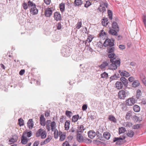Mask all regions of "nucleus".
Wrapping results in <instances>:
<instances>
[{"label":"nucleus","instance_id":"obj_30","mask_svg":"<svg viewBox=\"0 0 146 146\" xmlns=\"http://www.w3.org/2000/svg\"><path fill=\"white\" fill-rule=\"evenodd\" d=\"M139 85V82L137 80L134 81L132 84L133 87L135 88L138 86Z\"/></svg>","mask_w":146,"mask_h":146},{"label":"nucleus","instance_id":"obj_57","mask_svg":"<svg viewBox=\"0 0 146 146\" xmlns=\"http://www.w3.org/2000/svg\"><path fill=\"white\" fill-rule=\"evenodd\" d=\"M96 133V135H97V137H98V138H101L102 137V135L99 132V131H97Z\"/></svg>","mask_w":146,"mask_h":146},{"label":"nucleus","instance_id":"obj_61","mask_svg":"<svg viewBox=\"0 0 146 146\" xmlns=\"http://www.w3.org/2000/svg\"><path fill=\"white\" fill-rule=\"evenodd\" d=\"M103 31H104L103 30H102L101 32L99 34V35L100 36H103L104 35H106V33L104 32H103Z\"/></svg>","mask_w":146,"mask_h":146},{"label":"nucleus","instance_id":"obj_32","mask_svg":"<svg viewBox=\"0 0 146 146\" xmlns=\"http://www.w3.org/2000/svg\"><path fill=\"white\" fill-rule=\"evenodd\" d=\"M60 10L61 12H63L65 9V4L64 3H62L60 4Z\"/></svg>","mask_w":146,"mask_h":146},{"label":"nucleus","instance_id":"obj_58","mask_svg":"<svg viewBox=\"0 0 146 146\" xmlns=\"http://www.w3.org/2000/svg\"><path fill=\"white\" fill-rule=\"evenodd\" d=\"M39 142L38 141H36L34 143L33 146H38L39 144Z\"/></svg>","mask_w":146,"mask_h":146},{"label":"nucleus","instance_id":"obj_50","mask_svg":"<svg viewBox=\"0 0 146 146\" xmlns=\"http://www.w3.org/2000/svg\"><path fill=\"white\" fill-rule=\"evenodd\" d=\"M22 6L23 9L25 10H26L28 8V4L25 2H24L22 4Z\"/></svg>","mask_w":146,"mask_h":146},{"label":"nucleus","instance_id":"obj_28","mask_svg":"<svg viewBox=\"0 0 146 146\" xmlns=\"http://www.w3.org/2000/svg\"><path fill=\"white\" fill-rule=\"evenodd\" d=\"M70 123V121H66L64 125V128L65 130H68L69 129Z\"/></svg>","mask_w":146,"mask_h":146},{"label":"nucleus","instance_id":"obj_13","mask_svg":"<svg viewBox=\"0 0 146 146\" xmlns=\"http://www.w3.org/2000/svg\"><path fill=\"white\" fill-rule=\"evenodd\" d=\"M77 140L80 143L84 141V138L83 137L80 133H77L76 137Z\"/></svg>","mask_w":146,"mask_h":146},{"label":"nucleus","instance_id":"obj_60","mask_svg":"<svg viewBox=\"0 0 146 146\" xmlns=\"http://www.w3.org/2000/svg\"><path fill=\"white\" fill-rule=\"evenodd\" d=\"M140 127L139 125V124H137L134 125L133 127V128L134 129H138Z\"/></svg>","mask_w":146,"mask_h":146},{"label":"nucleus","instance_id":"obj_4","mask_svg":"<svg viewBox=\"0 0 146 146\" xmlns=\"http://www.w3.org/2000/svg\"><path fill=\"white\" fill-rule=\"evenodd\" d=\"M50 126L51 127V130L52 131H54V129L56 127V123L54 121L52 122L49 120H47L46 123V127L48 131L50 130Z\"/></svg>","mask_w":146,"mask_h":146},{"label":"nucleus","instance_id":"obj_17","mask_svg":"<svg viewBox=\"0 0 146 146\" xmlns=\"http://www.w3.org/2000/svg\"><path fill=\"white\" fill-rule=\"evenodd\" d=\"M25 133H23L21 137V143L23 144H26L28 142L27 138L25 137Z\"/></svg>","mask_w":146,"mask_h":146},{"label":"nucleus","instance_id":"obj_14","mask_svg":"<svg viewBox=\"0 0 146 146\" xmlns=\"http://www.w3.org/2000/svg\"><path fill=\"white\" fill-rule=\"evenodd\" d=\"M88 137L91 139H93L96 135V133L93 130L89 131L88 133Z\"/></svg>","mask_w":146,"mask_h":146},{"label":"nucleus","instance_id":"obj_36","mask_svg":"<svg viewBox=\"0 0 146 146\" xmlns=\"http://www.w3.org/2000/svg\"><path fill=\"white\" fill-rule=\"evenodd\" d=\"M126 131V130L125 128L122 127L121 128H119V134H121L124 133Z\"/></svg>","mask_w":146,"mask_h":146},{"label":"nucleus","instance_id":"obj_35","mask_svg":"<svg viewBox=\"0 0 146 146\" xmlns=\"http://www.w3.org/2000/svg\"><path fill=\"white\" fill-rule=\"evenodd\" d=\"M108 56L109 58H110V59L113 58H116L115 54L113 53H108Z\"/></svg>","mask_w":146,"mask_h":146},{"label":"nucleus","instance_id":"obj_33","mask_svg":"<svg viewBox=\"0 0 146 146\" xmlns=\"http://www.w3.org/2000/svg\"><path fill=\"white\" fill-rule=\"evenodd\" d=\"M52 137L50 135H48L47 138L44 141V143H47L49 142L52 139Z\"/></svg>","mask_w":146,"mask_h":146},{"label":"nucleus","instance_id":"obj_59","mask_svg":"<svg viewBox=\"0 0 146 146\" xmlns=\"http://www.w3.org/2000/svg\"><path fill=\"white\" fill-rule=\"evenodd\" d=\"M109 23V22H105V21H102V23L104 26H106L108 25Z\"/></svg>","mask_w":146,"mask_h":146},{"label":"nucleus","instance_id":"obj_22","mask_svg":"<svg viewBox=\"0 0 146 146\" xmlns=\"http://www.w3.org/2000/svg\"><path fill=\"white\" fill-rule=\"evenodd\" d=\"M82 0H75L74 2V5L75 6H79L82 5Z\"/></svg>","mask_w":146,"mask_h":146},{"label":"nucleus","instance_id":"obj_48","mask_svg":"<svg viewBox=\"0 0 146 146\" xmlns=\"http://www.w3.org/2000/svg\"><path fill=\"white\" fill-rule=\"evenodd\" d=\"M82 22H81V21H79L78 22V23L76 25V28L77 29H79L82 26Z\"/></svg>","mask_w":146,"mask_h":146},{"label":"nucleus","instance_id":"obj_23","mask_svg":"<svg viewBox=\"0 0 146 146\" xmlns=\"http://www.w3.org/2000/svg\"><path fill=\"white\" fill-rule=\"evenodd\" d=\"M120 75L121 76H125L126 77H128L130 76L129 72L125 70L122 71Z\"/></svg>","mask_w":146,"mask_h":146},{"label":"nucleus","instance_id":"obj_19","mask_svg":"<svg viewBox=\"0 0 146 146\" xmlns=\"http://www.w3.org/2000/svg\"><path fill=\"white\" fill-rule=\"evenodd\" d=\"M121 81L122 82L123 84L125 86L127 87L128 85V80L124 77H122L120 79Z\"/></svg>","mask_w":146,"mask_h":146},{"label":"nucleus","instance_id":"obj_21","mask_svg":"<svg viewBox=\"0 0 146 146\" xmlns=\"http://www.w3.org/2000/svg\"><path fill=\"white\" fill-rule=\"evenodd\" d=\"M33 122V120L32 119H29L28 121L27 125L30 129H32L33 127L34 124Z\"/></svg>","mask_w":146,"mask_h":146},{"label":"nucleus","instance_id":"obj_39","mask_svg":"<svg viewBox=\"0 0 146 146\" xmlns=\"http://www.w3.org/2000/svg\"><path fill=\"white\" fill-rule=\"evenodd\" d=\"M46 131L42 130L40 136H41V138L43 139L45 138L46 137Z\"/></svg>","mask_w":146,"mask_h":146},{"label":"nucleus","instance_id":"obj_34","mask_svg":"<svg viewBox=\"0 0 146 146\" xmlns=\"http://www.w3.org/2000/svg\"><path fill=\"white\" fill-rule=\"evenodd\" d=\"M141 92L140 90H138L136 92V98L137 99H139L141 96Z\"/></svg>","mask_w":146,"mask_h":146},{"label":"nucleus","instance_id":"obj_54","mask_svg":"<svg viewBox=\"0 0 146 146\" xmlns=\"http://www.w3.org/2000/svg\"><path fill=\"white\" fill-rule=\"evenodd\" d=\"M62 146H71L67 141H65L62 144Z\"/></svg>","mask_w":146,"mask_h":146},{"label":"nucleus","instance_id":"obj_6","mask_svg":"<svg viewBox=\"0 0 146 146\" xmlns=\"http://www.w3.org/2000/svg\"><path fill=\"white\" fill-rule=\"evenodd\" d=\"M107 3H104L102 4H100V7L98 8V9L100 12L103 13L106 11V8H107Z\"/></svg>","mask_w":146,"mask_h":146},{"label":"nucleus","instance_id":"obj_43","mask_svg":"<svg viewBox=\"0 0 146 146\" xmlns=\"http://www.w3.org/2000/svg\"><path fill=\"white\" fill-rule=\"evenodd\" d=\"M93 38L94 37L92 35H88V37L86 40L88 41L89 42H91L92 41Z\"/></svg>","mask_w":146,"mask_h":146},{"label":"nucleus","instance_id":"obj_25","mask_svg":"<svg viewBox=\"0 0 146 146\" xmlns=\"http://www.w3.org/2000/svg\"><path fill=\"white\" fill-rule=\"evenodd\" d=\"M103 136L105 138L108 140L110 137V134L109 132H105L103 134Z\"/></svg>","mask_w":146,"mask_h":146},{"label":"nucleus","instance_id":"obj_20","mask_svg":"<svg viewBox=\"0 0 146 146\" xmlns=\"http://www.w3.org/2000/svg\"><path fill=\"white\" fill-rule=\"evenodd\" d=\"M59 135H60V141H63L66 137V134L64 133L62 134V133L61 131H59Z\"/></svg>","mask_w":146,"mask_h":146},{"label":"nucleus","instance_id":"obj_52","mask_svg":"<svg viewBox=\"0 0 146 146\" xmlns=\"http://www.w3.org/2000/svg\"><path fill=\"white\" fill-rule=\"evenodd\" d=\"M91 4L90 2L88 1H87L86 2V3L85 4L84 7H88L90 5H91Z\"/></svg>","mask_w":146,"mask_h":146},{"label":"nucleus","instance_id":"obj_51","mask_svg":"<svg viewBox=\"0 0 146 146\" xmlns=\"http://www.w3.org/2000/svg\"><path fill=\"white\" fill-rule=\"evenodd\" d=\"M132 125V124L129 122H127L125 123V125L126 127H130Z\"/></svg>","mask_w":146,"mask_h":146},{"label":"nucleus","instance_id":"obj_46","mask_svg":"<svg viewBox=\"0 0 146 146\" xmlns=\"http://www.w3.org/2000/svg\"><path fill=\"white\" fill-rule=\"evenodd\" d=\"M108 15L109 17V19L110 20L112 19V14L111 11L110 10H108Z\"/></svg>","mask_w":146,"mask_h":146},{"label":"nucleus","instance_id":"obj_2","mask_svg":"<svg viewBox=\"0 0 146 146\" xmlns=\"http://www.w3.org/2000/svg\"><path fill=\"white\" fill-rule=\"evenodd\" d=\"M114 40L112 38L111 39H107L104 42V45L105 46H109L110 47L108 49V53H113L114 50V47H111L114 45Z\"/></svg>","mask_w":146,"mask_h":146},{"label":"nucleus","instance_id":"obj_9","mask_svg":"<svg viewBox=\"0 0 146 146\" xmlns=\"http://www.w3.org/2000/svg\"><path fill=\"white\" fill-rule=\"evenodd\" d=\"M52 11L51 8H48L45 9V15L47 17H50L52 15Z\"/></svg>","mask_w":146,"mask_h":146},{"label":"nucleus","instance_id":"obj_1","mask_svg":"<svg viewBox=\"0 0 146 146\" xmlns=\"http://www.w3.org/2000/svg\"><path fill=\"white\" fill-rule=\"evenodd\" d=\"M110 64L108 66L109 69L112 70L116 69L120 64V59L113 58L110 60Z\"/></svg>","mask_w":146,"mask_h":146},{"label":"nucleus","instance_id":"obj_56","mask_svg":"<svg viewBox=\"0 0 146 146\" xmlns=\"http://www.w3.org/2000/svg\"><path fill=\"white\" fill-rule=\"evenodd\" d=\"M44 2L47 5H49L50 4L51 0H44Z\"/></svg>","mask_w":146,"mask_h":146},{"label":"nucleus","instance_id":"obj_53","mask_svg":"<svg viewBox=\"0 0 146 146\" xmlns=\"http://www.w3.org/2000/svg\"><path fill=\"white\" fill-rule=\"evenodd\" d=\"M84 141L86 143H91L92 142V140L89 139H84Z\"/></svg>","mask_w":146,"mask_h":146},{"label":"nucleus","instance_id":"obj_63","mask_svg":"<svg viewBox=\"0 0 146 146\" xmlns=\"http://www.w3.org/2000/svg\"><path fill=\"white\" fill-rule=\"evenodd\" d=\"M25 72V70H21L19 72V74L21 75H23Z\"/></svg>","mask_w":146,"mask_h":146},{"label":"nucleus","instance_id":"obj_49","mask_svg":"<svg viewBox=\"0 0 146 146\" xmlns=\"http://www.w3.org/2000/svg\"><path fill=\"white\" fill-rule=\"evenodd\" d=\"M101 76L102 78H104L107 77L108 76V74L106 72H104L103 73L101 74Z\"/></svg>","mask_w":146,"mask_h":146},{"label":"nucleus","instance_id":"obj_12","mask_svg":"<svg viewBox=\"0 0 146 146\" xmlns=\"http://www.w3.org/2000/svg\"><path fill=\"white\" fill-rule=\"evenodd\" d=\"M110 64L109 60H107L104 62H103L102 64L100 66V67L101 69H103L106 68V66H109Z\"/></svg>","mask_w":146,"mask_h":146},{"label":"nucleus","instance_id":"obj_29","mask_svg":"<svg viewBox=\"0 0 146 146\" xmlns=\"http://www.w3.org/2000/svg\"><path fill=\"white\" fill-rule=\"evenodd\" d=\"M66 49H64L62 50L61 53L63 56L66 57L69 56L70 55L69 53L66 52Z\"/></svg>","mask_w":146,"mask_h":146},{"label":"nucleus","instance_id":"obj_44","mask_svg":"<svg viewBox=\"0 0 146 146\" xmlns=\"http://www.w3.org/2000/svg\"><path fill=\"white\" fill-rule=\"evenodd\" d=\"M132 118L133 119V120L136 122L138 121H140L139 119V118L136 115H134V114L133 115V117Z\"/></svg>","mask_w":146,"mask_h":146},{"label":"nucleus","instance_id":"obj_24","mask_svg":"<svg viewBox=\"0 0 146 146\" xmlns=\"http://www.w3.org/2000/svg\"><path fill=\"white\" fill-rule=\"evenodd\" d=\"M108 119L111 121L113 122L114 123L117 122V119L112 115H110L108 116Z\"/></svg>","mask_w":146,"mask_h":146},{"label":"nucleus","instance_id":"obj_11","mask_svg":"<svg viewBox=\"0 0 146 146\" xmlns=\"http://www.w3.org/2000/svg\"><path fill=\"white\" fill-rule=\"evenodd\" d=\"M115 86L118 90H120L123 87V84L121 81H117L115 84Z\"/></svg>","mask_w":146,"mask_h":146},{"label":"nucleus","instance_id":"obj_40","mask_svg":"<svg viewBox=\"0 0 146 146\" xmlns=\"http://www.w3.org/2000/svg\"><path fill=\"white\" fill-rule=\"evenodd\" d=\"M28 6L29 7H32L36 6V4L33 3V2L31 1H29L28 2Z\"/></svg>","mask_w":146,"mask_h":146},{"label":"nucleus","instance_id":"obj_55","mask_svg":"<svg viewBox=\"0 0 146 146\" xmlns=\"http://www.w3.org/2000/svg\"><path fill=\"white\" fill-rule=\"evenodd\" d=\"M24 133H25V134H27V136L28 137H30L32 135V132L31 131L28 132L27 133L25 132Z\"/></svg>","mask_w":146,"mask_h":146},{"label":"nucleus","instance_id":"obj_10","mask_svg":"<svg viewBox=\"0 0 146 146\" xmlns=\"http://www.w3.org/2000/svg\"><path fill=\"white\" fill-rule=\"evenodd\" d=\"M31 13L33 15H37L38 12V10L36 7V6L34 7H31L30 9Z\"/></svg>","mask_w":146,"mask_h":146},{"label":"nucleus","instance_id":"obj_64","mask_svg":"<svg viewBox=\"0 0 146 146\" xmlns=\"http://www.w3.org/2000/svg\"><path fill=\"white\" fill-rule=\"evenodd\" d=\"M119 48L122 50H123L125 49V47L124 45H120L119 46Z\"/></svg>","mask_w":146,"mask_h":146},{"label":"nucleus","instance_id":"obj_16","mask_svg":"<svg viewBox=\"0 0 146 146\" xmlns=\"http://www.w3.org/2000/svg\"><path fill=\"white\" fill-rule=\"evenodd\" d=\"M40 124L44 126L46 125L45 119L43 115H40Z\"/></svg>","mask_w":146,"mask_h":146},{"label":"nucleus","instance_id":"obj_5","mask_svg":"<svg viewBox=\"0 0 146 146\" xmlns=\"http://www.w3.org/2000/svg\"><path fill=\"white\" fill-rule=\"evenodd\" d=\"M118 95L119 99H124L127 95V92H126L124 90H121L119 91Z\"/></svg>","mask_w":146,"mask_h":146},{"label":"nucleus","instance_id":"obj_7","mask_svg":"<svg viewBox=\"0 0 146 146\" xmlns=\"http://www.w3.org/2000/svg\"><path fill=\"white\" fill-rule=\"evenodd\" d=\"M135 103V99L133 98H129L126 101V105L127 106H132Z\"/></svg>","mask_w":146,"mask_h":146},{"label":"nucleus","instance_id":"obj_41","mask_svg":"<svg viewBox=\"0 0 146 146\" xmlns=\"http://www.w3.org/2000/svg\"><path fill=\"white\" fill-rule=\"evenodd\" d=\"M65 114L68 117L70 118L72 114V113L71 111L67 110L66 111Z\"/></svg>","mask_w":146,"mask_h":146},{"label":"nucleus","instance_id":"obj_8","mask_svg":"<svg viewBox=\"0 0 146 146\" xmlns=\"http://www.w3.org/2000/svg\"><path fill=\"white\" fill-rule=\"evenodd\" d=\"M122 139L121 138L115 137L113 139V142H116V145H120L124 143L123 141L122 140Z\"/></svg>","mask_w":146,"mask_h":146},{"label":"nucleus","instance_id":"obj_38","mask_svg":"<svg viewBox=\"0 0 146 146\" xmlns=\"http://www.w3.org/2000/svg\"><path fill=\"white\" fill-rule=\"evenodd\" d=\"M54 137L55 138L57 139L58 137V134L59 135V132H58V131L56 129L54 130Z\"/></svg>","mask_w":146,"mask_h":146},{"label":"nucleus","instance_id":"obj_37","mask_svg":"<svg viewBox=\"0 0 146 146\" xmlns=\"http://www.w3.org/2000/svg\"><path fill=\"white\" fill-rule=\"evenodd\" d=\"M42 130V129H40L37 131L36 133V137H39L40 136Z\"/></svg>","mask_w":146,"mask_h":146},{"label":"nucleus","instance_id":"obj_3","mask_svg":"<svg viewBox=\"0 0 146 146\" xmlns=\"http://www.w3.org/2000/svg\"><path fill=\"white\" fill-rule=\"evenodd\" d=\"M112 29H110L109 33L112 35L117 36V32L119 31V27L117 23L115 22H113L112 24Z\"/></svg>","mask_w":146,"mask_h":146},{"label":"nucleus","instance_id":"obj_26","mask_svg":"<svg viewBox=\"0 0 146 146\" xmlns=\"http://www.w3.org/2000/svg\"><path fill=\"white\" fill-rule=\"evenodd\" d=\"M79 116L78 114L73 115L72 117V121L74 122H76L79 119Z\"/></svg>","mask_w":146,"mask_h":146},{"label":"nucleus","instance_id":"obj_27","mask_svg":"<svg viewBox=\"0 0 146 146\" xmlns=\"http://www.w3.org/2000/svg\"><path fill=\"white\" fill-rule=\"evenodd\" d=\"M126 135L128 137H132L134 135V132L133 131L129 130L127 133Z\"/></svg>","mask_w":146,"mask_h":146},{"label":"nucleus","instance_id":"obj_31","mask_svg":"<svg viewBox=\"0 0 146 146\" xmlns=\"http://www.w3.org/2000/svg\"><path fill=\"white\" fill-rule=\"evenodd\" d=\"M134 111L136 112H138L140 110V107L137 105H135L133 107Z\"/></svg>","mask_w":146,"mask_h":146},{"label":"nucleus","instance_id":"obj_47","mask_svg":"<svg viewBox=\"0 0 146 146\" xmlns=\"http://www.w3.org/2000/svg\"><path fill=\"white\" fill-rule=\"evenodd\" d=\"M118 75H117L116 74H115L113 76H111L110 77V79L111 80H113L116 79L118 78Z\"/></svg>","mask_w":146,"mask_h":146},{"label":"nucleus","instance_id":"obj_18","mask_svg":"<svg viewBox=\"0 0 146 146\" xmlns=\"http://www.w3.org/2000/svg\"><path fill=\"white\" fill-rule=\"evenodd\" d=\"M134 114V113L132 112L131 111H129L127 113L125 116L126 119L129 120L130 118H132Z\"/></svg>","mask_w":146,"mask_h":146},{"label":"nucleus","instance_id":"obj_45","mask_svg":"<svg viewBox=\"0 0 146 146\" xmlns=\"http://www.w3.org/2000/svg\"><path fill=\"white\" fill-rule=\"evenodd\" d=\"M84 127L83 125H80L79 129V130H77L76 131L77 133H79V132H82L84 130Z\"/></svg>","mask_w":146,"mask_h":146},{"label":"nucleus","instance_id":"obj_15","mask_svg":"<svg viewBox=\"0 0 146 146\" xmlns=\"http://www.w3.org/2000/svg\"><path fill=\"white\" fill-rule=\"evenodd\" d=\"M54 19L57 21L60 20L61 19V15L58 12H55L54 14Z\"/></svg>","mask_w":146,"mask_h":146},{"label":"nucleus","instance_id":"obj_62","mask_svg":"<svg viewBox=\"0 0 146 146\" xmlns=\"http://www.w3.org/2000/svg\"><path fill=\"white\" fill-rule=\"evenodd\" d=\"M62 28V26L60 23H58L57 26V28L58 29L60 30Z\"/></svg>","mask_w":146,"mask_h":146},{"label":"nucleus","instance_id":"obj_42","mask_svg":"<svg viewBox=\"0 0 146 146\" xmlns=\"http://www.w3.org/2000/svg\"><path fill=\"white\" fill-rule=\"evenodd\" d=\"M19 125L20 126H23L24 125V120L21 118L18 119Z\"/></svg>","mask_w":146,"mask_h":146}]
</instances>
